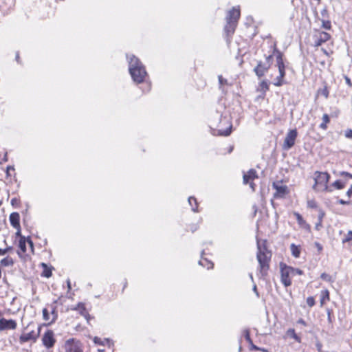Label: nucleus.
Here are the masks:
<instances>
[{"mask_svg": "<svg viewBox=\"0 0 352 352\" xmlns=\"http://www.w3.org/2000/svg\"><path fill=\"white\" fill-rule=\"evenodd\" d=\"M241 17V10L239 6L232 8L228 10L226 17V25L223 30L226 36L230 39L234 34Z\"/></svg>", "mask_w": 352, "mask_h": 352, "instance_id": "obj_1", "label": "nucleus"}, {"mask_svg": "<svg viewBox=\"0 0 352 352\" xmlns=\"http://www.w3.org/2000/svg\"><path fill=\"white\" fill-rule=\"evenodd\" d=\"M257 248L256 258L259 263L260 274L261 276H265L270 267L271 253L267 250L265 246L262 248L258 241L257 242Z\"/></svg>", "mask_w": 352, "mask_h": 352, "instance_id": "obj_2", "label": "nucleus"}, {"mask_svg": "<svg viewBox=\"0 0 352 352\" xmlns=\"http://www.w3.org/2000/svg\"><path fill=\"white\" fill-rule=\"evenodd\" d=\"M271 53L265 56V64L269 66H285V58L283 54L276 48V44L270 45Z\"/></svg>", "mask_w": 352, "mask_h": 352, "instance_id": "obj_3", "label": "nucleus"}, {"mask_svg": "<svg viewBox=\"0 0 352 352\" xmlns=\"http://www.w3.org/2000/svg\"><path fill=\"white\" fill-rule=\"evenodd\" d=\"M315 175L316 176L314 178L315 183L313 186V189L316 191L332 192L331 188L327 185L330 175L326 172L319 171H316Z\"/></svg>", "mask_w": 352, "mask_h": 352, "instance_id": "obj_4", "label": "nucleus"}, {"mask_svg": "<svg viewBox=\"0 0 352 352\" xmlns=\"http://www.w3.org/2000/svg\"><path fill=\"white\" fill-rule=\"evenodd\" d=\"M280 280L285 287L290 286L292 284L291 276H293L292 267L285 263H280Z\"/></svg>", "mask_w": 352, "mask_h": 352, "instance_id": "obj_5", "label": "nucleus"}, {"mask_svg": "<svg viewBox=\"0 0 352 352\" xmlns=\"http://www.w3.org/2000/svg\"><path fill=\"white\" fill-rule=\"evenodd\" d=\"M331 38V36L330 34L320 30H316L313 35V40L315 47H319L322 45L323 43L330 41Z\"/></svg>", "mask_w": 352, "mask_h": 352, "instance_id": "obj_6", "label": "nucleus"}, {"mask_svg": "<svg viewBox=\"0 0 352 352\" xmlns=\"http://www.w3.org/2000/svg\"><path fill=\"white\" fill-rule=\"evenodd\" d=\"M332 53H333L332 51H331L330 52H327L324 50L317 51L316 52V54H314L315 63L316 65H321L322 66H324L325 65H331V60L330 58V55Z\"/></svg>", "mask_w": 352, "mask_h": 352, "instance_id": "obj_7", "label": "nucleus"}, {"mask_svg": "<svg viewBox=\"0 0 352 352\" xmlns=\"http://www.w3.org/2000/svg\"><path fill=\"white\" fill-rule=\"evenodd\" d=\"M232 125L228 118L221 117L218 126V135L228 136L231 133Z\"/></svg>", "mask_w": 352, "mask_h": 352, "instance_id": "obj_8", "label": "nucleus"}, {"mask_svg": "<svg viewBox=\"0 0 352 352\" xmlns=\"http://www.w3.org/2000/svg\"><path fill=\"white\" fill-rule=\"evenodd\" d=\"M129 73L133 81L138 83L143 82L147 74L145 67H129Z\"/></svg>", "mask_w": 352, "mask_h": 352, "instance_id": "obj_9", "label": "nucleus"}, {"mask_svg": "<svg viewBox=\"0 0 352 352\" xmlns=\"http://www.w3.org/2000/svg\"><path fill=\"white\" fill-rule=\"evenodd\" d=\"M298 132L296 129H292L288 131L287 133L283 148L285 150H289L295 144V140L297 138Z\"/></svg>", "mask_w": 352, "mask_h": 352, "instance_id": "obj_10", "label": "nucleus"}, {"mask_svg": "<svg viewBox=\"0 0 352 352\" xmlns=\"http://www.w3.org/2000/svg\"><path fill=\"white\" fill-rule=\"evenodd\" d=\"M65 347L66 352H82L80 342L74 339L68 340Z\"/></svg>", "mask_w": 352, "mask_h": 352, "instance_id": "obj_11", "label": "nucleus"}, {"mask_svg": "<svg viewBox=\"0 0 352 352\" xmlns=\"http://www.w3.org/2000/svg\"><path fill=\"white\" fill-rule=\"evenodd\" d=\"M257 177L258 176L256 174V171L254 169H250L246 173L243 174V184H249L250 187L252 188L253 191H254L255 187L254 184L252 182V181Z\"/></svg>", "mask_w": 352, "mask_h": 352, "instance_id": "obj_12", "label": "nucleus"}, {"mask_svg": "<svg viewBox=\"0 0 352 352\" xmlns=\"http://www.w3.org/2000/svg\"><path fill=\"white\" fill-rule=\"evenodd\" d=\"M42 342L45 347L48 349L52 348L56 342V340L54 338L53 331L51 330H47L43 336Z\"/></svg>", "mask_w": 352, "mask_h": 352, "instance_id": "obj_13", "label": "nucleus"}, {"mask_svg": "<svg viewBox=\"0 0 352 352\" xmlns=\"http://www.w3.org/2000/svg\"><path fill=\"white\" fill-rule=\"evenodd\" d=\"M17 324L14 320H7L4 318L0 319V331L5 330H14L16 328Z\"/></svg>", "mask_w": 352, "mask_h": 352, "instance_id": "obj_14", "label": "nucleus"}, {"mask_svg": "<svg viewBox=\"0 0 352 352\" xmlns=\"http://www.w3.org/2000/svg\"><path fill=\"white\" fill-rule=\"evenodd\" d=\"M272 186L276 189V192L274 195L275 198L283 197L287 193V187L285 185L273 183Z\"/></svg>", "mask_w": 352, "mask_h": 352, "instance_id": "obj_15", "label": "nucleus"}, {"mask_svg": "<svg viewBox=\"0 0 352 352\" xmlns=\"http://www.w3.org/2000/svg\"><path fill=\"white\" fill-rule=\"evenodd\" d=\"M19 219H20V216L18 212H12L10 214V224L14 228H20Z\"/></svg>", "mask_w": 352, "mask_h": 352, "instance_id": "obj_16", "label": "nucleus"}, {"mask_svg": "<svg viewBox=\"0 0 352 352\" xmlns=\"http://www.w3.org/2000/svg\"><path fill=\"white\" fill-rule=\"evenodd\" d=\"M285 67H278V72L279 73V75L276 77L275 80L273 82V84L275 86H281L283 84V78L285 76Z\"/></svg>", "mask_w": 352, "mask_h": 352, "instance_id": "obj_17", "label": "nucleus"}, {"mask_svg": "<svg viewBox=\"0 0 352 352\" xmlns=\"http://www.w3.org/2000/svg\"><path fill=\"white\" fill-rule=\"evenodd\" d=\"M127 62L129 66H141L140 59L132 54L126 55Z\"/></svg>", "mask_w": 352, "mask_h": 352, "instance_id": "obj_18", "label": "nucleus"}, {"mask_svg": "<svg viewBox=\"0 0 352 352\" xmlns=\"http://www.w3.org/2000/svg\"><path fill=\"white\" fill-rule=\"evenodd\" d=\"M269 85H270V82L268 80H262L259 83V85L256 89L257 91L261 92L263 95H265V93L267 92V91H268V89H269Z\"/></svg>", "mask_w": 352, "mask_h": 352, "instance_id": "obj_19", "label": "nucleus"}, {"mask_svg": "<svg viewBox=\"0 0 352 352\" xmlns=\"http://www.w3.org/2000/svg\"><path fill=\"white\" fill-rule=\"evenodd\" d=\"M298 223L305 229H309V225L303 219L302 217L298 212H294Z\"/></svg>", "mask_w": 352, "mask_h": 352, "instance_id": "obj_20", "label": "nucleus"}, {"mask_svg": "<svg viewBox=\"0 0 352 352\" xmlns=\"http://www.w3.org/2000/svg\"><path fill=\"white\" fill-rule=\"evenodd\" d=\"M37 336L34 335V331H32L21 336L20 340L22 342H25L31 340H35Z\"/></svg>", "mask_w": 352, "mask_h": 352, "instance_id": "obj_21", "label": "nucleus"}, {"mask_svg": "<svg viewBox=\"0 0 352 352\" xmlns=\"http://www.w3.org/2000/svg\"><path fill=\"white\" fill-rule=\"evenodd\" d=\"M290 250H291V252H292V254L295 258H298L300 256V248H299L298 246H297L295 244L292 243L290 245Z\"/></svg>", "mask_w": 352, "mask_h": 352, "instance_id": "obj_22", "label": "nucleus"}, {"mask_svg": "<svg viewBox=\"0 0 352 352\" xmlns=\"http://www.w3.org/2000/svg\"><path fill=\"white\" fill-rule=\"evenodd\" d=\"M199 264L206 267L208 270L212 269L213 267V263L208 261L206 258H203L199 261Z\"/></svg>", "mask_w": 352, "mask_h": 352, "instance_id": "obj_23", "label": "nucleus"}, {"mask_svg": "<svg viewBox=\"0 0 352 352\" xmlns=\"http://www.w3.org/2000/svg\"><path fill=\"white\" fill-rule=\"evenodd\" d=\"M188 203L192 206V210L193 212H198V204L197 199L194 197H190L188 198Z\"/></svg>", "mask_w": 352, "mask_h": 352, "instance_id": "obj_24", "label": "nucleus"}, {"mask_svg": "<svg viewBox=\"0 0 352 352\" xmlns=\"http://www.w3.org/2000/svg\"><path fill=\"white\" fill-rule=\"evenodd\" d=\"M73 309L79 311L82 316H86L87 314L85 305L82 302H79Z\"/></svg>", "mask_w": 352, "mask_h": 352, "instance_id": "obj_25", "label": "nucleus"}, {"mask_svg": "<svg viewBox=\"0 0 352 352\" xmlns=\"http://www.w3.org/2000/svg\"><path fill=\"white\" fill-rule=\"evenodd\" d=\"M219 88L222 90L223 92L225 91V86L228 85V80L224 78L221 75L218 76Z\"/></svg>", "mask_w": 352, "mask_h": 352, "instance_id": "obj_26", "label": "nucleus"}, {"mask_svg": "<svg viewBox=\"0 0 352 352\" xmlns=\"http://www.w3.org/2000/svg\"><path fill=\"white\" fill-rule=\"evenodd\" d=\"M330 121L329 116L327 114H324L322 116V122L320 124V128L323 130H326L327 126V124Z\"/></svg>", "mask_w": 352, "mask_h": 352, "instance_id": "obj_27", "label": "nucleus"}, {"mask_svg": "<svg viewBox=\"0 0 352 352\" xmlns=\"http://www.w3.org/2000/svg\"><path fill=\"white\" fill-rule=\"evenodd\" d=\"M19 247L20 250L25 253L26 252V241L25 238L23 236H21V238L19 241Z\"/></svg>", "mask_w": 352, "mask_h": 352, "instance_id": "obj_28", "label": "nucleus"}, {"mask_svg": "<svg viewBox=\"0 0 352 352\" xmlns=\"http://www.w3.org/2000/svg\"><path fill=\"white\" fill-rule=\"evenodd\" d=\"M14 263L13 260L10 257H6L1 261V264L3 266H10Z\"/></svg>", "mask_w": 352, "mask_h": 352, "instance_id": "obj_29", "label": "nucleus"}, {"mask_svg": "<svg viewBox=\"0 0 352 352\" xmlns=\"http://www.w3.org/2000/svg\"><path fill=\"white\" fill-rule=\"evenodd\" d=\"M322 95L325 98H327L329 96V90L327 87L325 86L322 89H319L317 91V96Z\"/></svg>", "mask_w": 352, "mask_h": 352, "instance_id": "obj_30", "label": "nucleus"}, {"mask_svg": "<svg viewBox=\"0 0 352 352\" xmlns=\"http://www.w3.org/2000/svg\"><path fill=\"white\" fill-rule=\"evenodd\" d=\"M268 67H254V72L256 74L261 77L262 76L265 72H267Z\"/></svg>", "mask_w": 352, "mask_h": 352, "instance_id": "obj_31", "label": "nucleus"}, {"mask_svg": "<svg viewBox=\"0 0 352 352\" xmlns=\"http://www.w3.org/2000/svg\"><path fill=\"white\" fill-rule=\"evenodd\" d=\"M342 243H349L350 245H352V231H349L346 237L343 239Z\"/></svg>", "mask_w": 352, "mask_h": 352, "instance_id": "obj_32", "label": "nucleus"}, {"mask_svg": "<svg viewBox=\"0 0 352 352\" xmlns=\"http://www.w3.org/2000/svg\"><path fill=\"white\" fill-rule=\"evenodd\" d=\"M332 186H333L336 189L340 190L345 186V183H343L340 180H336L332 184Z\"/></svg>", "mask_w": 352, "mask_h": 352, "instance_id": "obj_33", "label": "nucleus"}, {"mask_svg": "<svg viewBox=\"0 0 352 352\" xmlns=\"http://www.w3.org/2000/svg\"><path fill=\"white\" fill-rule=\"evenodd\" d=\"M94 342L95 344H97L104 345L105 342H109V339H104L103 341H102L100 338L95 337L94 338Z\"/></svg>", "mask_w": 352, "mask_h": 352, "instance_id": "obj_34", "label": "nucleus"}, {"mask_svg": "<svg viewBox=\"0 0 352 352\" xmlns=\"http://www.w3.org/2000/svg\"><path fill=\"white\" fill-rule=\"evenodd\" d=\"M329 299V294L327 290H324L322 292L321 303L322 304L325 300Z\"/></svg>", "mask_w": 352, "mask_h": 352, "instance_id": "obj_35", "label": "nucleus"}, {"mask_svg": "<svg viewBox=\"0 0 352 352\" xmlns=\"http://www.w3.org/2000/svg\"><path fill=\"white\" fill-rule=\"evenodd\" d=\"M243 336L245 338V340L251 344H252V341L250 338V331L248 329H245L243 331Z\"/></svg>", "mask_w": 352, "mask_h": 352, "instance_id": "obj_36", "label": "nucleus"}, {"mask_svg": "<svg viewBox=\"0 0 352 352\" xmlns=\"http://www.w3.org/2000/svg\"><path fill=\"white\" fill-rule=\"evenodd\" d=\"M320 278L327 281V282H331L332 281V279H331V276L328 274H326V273H322L321 275H320Z\"/></svg>", "mask_w": 352, "mask_h": 352, "instance_id": "obj_37", "label": "nucleus"}, {"mask_svg": "<svg viewBox=\"0 0 352 352\" xmlns=\"http://www.w3.org/2000/svg\"><path fill=\"white\" fill-rule=\"evenodd\" d=\"M307 304L309 307H311L315 305V300L314 297L309 296L307 298Z\"/></svg>", "mask_w": 352, "mask_h": 352, "instance_id": "obj_38", "label": "nucleus"}, {"mask_svg": "<svg viewBox=\"0 0 352 352\" xmlns=\"http://www.w3.org/2000/svg\"><path fill=\"white\" fill-rule=\"evenodd\" d=\"M43 317L45 321H48L50 320V315L48 311L45 308L43 309Z\"/></svg>", "mask_w": 352, "mask_h": 352, "instance_id": "obj_39", "label": "nucleus"}, {"mask_svg": "<svg viewBox=\"0 0 352 352\" xmlns=\"http://www.w3.org/2000/svg\"><path fill=\"white\" fill-rule=\"evenodd\" d=\"M302 274H303V272L301 270L292 267V274L293 276H294L296 274L302 275Z\"/></svg>", "mask_w": 352, "mask_h": 352, "instance_id": "obj_40", "label": "nucleus"}, {"mask_svg": "<svg viewBox=\"0 0 352 352\" xmlns=\"http://www.w3.org/2000/svg\"><path fill=\"white\" fill-rule=\"evenodd\" d=\"M322 27L327 30H329L331 28V22L329 21L322 22Z\"/></svg>", "mask_w": 352, "mask_h": 352, "instance_id": "obj_41", "label": "nucleus"}, {"mask_svg": "<svg viewBox=\"0 0 352 352\" xmlns=\"http://www.w3.org/2000/svg\"><path fill=\"white\" fill-rule=\"evenodd\" d=\"M43 276L49 278L52 276V272L50 269H45L43 272Z\"/></svg>", "mask_w": 352, "mask_h": 352, "instance_id": "obj_42", "label": "nucleus"}, {"mask_svg": "<svg viewBox=\"0 0 352 352\" xmlns=\"http://www.w3.org/2000/svg\"><path fill=\"white\" fill-rule=\"evenodd\" d=\"M307 206L309 208H314L317 207L316 202L314 200H309L307 201Z\"/></svg>", "mask_w": 352, "mask_h": 352, "instance_id": "obj_43", "label": "nucleus"}, {"mask_svg": "<svg viewBox=\"0 0 352 352\" xmlns=\"http://www.w3.org/2000/svg\"><path fill=\"white\" fill-rule=\"evenodd\" d=\"M339 175L342 177H347L352 179V174L346 171H342L339 173Z\"/></svg>", "mask_w": 352, "mask_h": 352, "instance_id": "obj_44", "label": "nucleus"}, {"mask_svg": "<svg viewBox=\"0 0 352 352\" xmlns=\"http://www.w3.org/2000/svg\"><path fill=\"white\" fill-rule=\"evenodd\" d=\"M345 136H346L347 138H351V139H352V129H347V130L345 131Z\"/></svg>", "mask_w": 352, "mask_h": 352, "instance_id": "obj_45", "label": "nucleus"}, {"mask_svg": "<svg viewBox=\"0 0 352 352\" xmlns=\"http://www.w3.org/2000/svg\"><path fill=\"white\" fill-rule=\"evenodd\" d=\"M316 349H317V351L318 352H322V344L320 342H317L316 344Z\"/></svg>", "mask_w": 352, "mask_h": 352, "instance_id": "obj_46", "label": "nucleus"}, {"mask_svg": "<svg viewBox=\"0 0 352 352\" xmlns=\"http://www.w3.org/2000/svg\"><path fill=\"white\" fill-rule=\"evenodd\" d=\"M10 170H14V166H8L7 167V168H6V175H7V177H10Z\"/></svg>", "mask_w": 352, "mask_h": 352, "instance_id": "obj_47", "label": "nucleus"}, {"mask_svg": "<svg viewBox=\"0 0 352 352\" xmlns=\"http://www.w3.org/2000/svg\"><path fill=\"white\" fill-rule=\"evenodd\" d=\"M344 79L346 80V83L349 86V87H351L352 86V82L350 80V78L347 76H344Z\"/></svg>", "mask_w": 352, "mask_h": 352, "instance_id": "obj_48", "label": "nucleus"}, {"mask_svg": "<svg viewBox=\"0 0 352 352\" xmlns=\"http://www.w3.org/2000/svg\"><path fill=\"white\" fill-rule=\"evenodd\" d=\"M338 202L340 204H342V205H346V204H349V201H344L343 199H339L338 201Z\"/></svg>", "mask_w": 352, "mask_h": 352, "instance_id": "obj_49", "label": "nucleus"}, {"mask_svg": "<svg viewBox=\"0 0 352 352\" xmlns=\"http://www.w3.org/2000/svg\"><path fill=\"white\" fill-rule=\"evenodd\" d=\"M327 318L329 323L332 322L331 317V311L329 309L327 310Z\"/></svg>", "mask_w": 352, "mask_h": 352, "instance_id": "obj_50", "label": "nucleus"}, {"mask_svg": "<svg viewBox=\"0 0 352 352\" xmlns=\"http://www.w3.org/2000/svg\"><path fill=\"white\" fill-rule=\"evenodd\" d=\"M346 195L349 197H351L352 196V185L351 186L350 188L347 190Z\"/></svg>", "mask_w": 352, "mask_h": 352, "instance_id": "obj_51", "label": "nucleus"}, {"mask_svg": "<svg viewBox=\"0 0 352 352\" xmlns=\"http://www.w3.org/2000/svg\"><path fill=\"white\" fill-rule=\"evenodd\" d=\"M324 216V212L322 211H320L319 213V215H318V220H320V221H322V219Z\"/></svg>", "mask_w": 352, "mask_h": 352, "instance_id": "obj_52", "label": "nucleus"}, {"mask_svg": "<svg viewBox=\"0 0 352 352\" xmlns=\"http://www.w3.org/2000/svg\"><path fill=\"white\" fill-rule=\"evenodd\" d=\"M322 226V221H320V220H318V222L316 223V230H320V228Z\"/></svg>", "mask_w": 352, "mask_h": 352, "instance_id": "obj_53", "label": "nucleus"}, {"mask_svg": "<svg viewBox=\"0 0 352 352\" xmlns=\"http://www.w3.org/2000/svg\"><path fill=\"white\" fill-rule=\"evenodd\" d=\"M8 252V249L0 248V255H4Z\"/></svg>", "mask_w": 352, "mask_h": 352, "instance_id": "obj_54", "label": "nucleus"}, {"mask_svg": "<svg viewBox=\"0 0 352 352\" xmlns=\"http://www.w3.org/2000/svg\"><path fill=\"white\" fill-rule=\"evenodd\" d=\"M298 323L302 324H303V325H306V322H305V320H302V319H299V320H298Z\"/></svg>", "mask_w": 352, "mask_h": 352, "instance_id": "obj_55", "label": "nucleus"}, {"mask_svg": "<svg viewBox=\"0 0 352 352\" xmlns=\"http://www.w3.org/2000/svg\"><path fill=\"white\" fill-rule=\"evenodd\" d=\"M17 201H18V200L16 198H13L11 200V204H12V205H14Z\"/></svg>", "mask_w": 352, "mask_h": 352, "instance_id": "obj_56", "label": "nucleus"}, {"mask_svg": "<svg viewBox=\"0 0 352 352\" xmlns=\"http://www.w3.org/2000/svg\"><path fill=\"white\" fill-rule=\"evenodd\" d=\"M253 290H254V292H256V295L258 296V292H257V288H256V285H254V286H253Z\"/></svg>", "mask_w": 352, "mask_h": 352, "instance_id": "obj_57", "label": "nucleus"}, {"mask_svg": "<svg viewBox=\"0 0 352 352\" xmlns=\"http://www.w3.org/2000/svg\"><path fill=\"white\" fill-rule=\"evenodd\" d=\"M8 159L7 153H6L2 160H3V162H7V161H8Z\"/></svg>", "mask_w": 352, "mask_h": 352, "instance_id": "obj_58", "label": "nucleus"}, {"mask_svg": "<svg viewBox=\"0 0 352 352\" xmlns=\"http://www.w3.org/2000/svg\"><path fill=\"white\" fill-rule=\"evenodd\" d=\"M16 229H17L18 230H17V232H16V234L17 236H21V230H20V228H16Z\"/></svg>", "mask_w": 352, "mask_h": 352, "instance_id": "obj_59", "label": "nucleus"}, {"mask_svg": "<svg viewBox=\"0 0 352 352\" xmlns=\"http://www.w3.org/2000/svg\"><path fill=\"white\" fill-rule=\"evenodd\" d=\"M67 283L68 289H71V283H70L69 280H67Z\"/></svg>", "mask_w": 352, "mask_h": 352, "instance_id": "obj_60", "label": "nucleus"}, {"mask_svg": "<svg viewBox=\"0 0 352 352\" xmlns=\"http://www.w3.org/2000/svg\"><path fill=\"white\" fill-rule=\"evenodd\" d=\"M28 242L29 243V244L30 245V246L32 248L33 247V243L32 241L30 239L28 241Z\"/></svg>", "mask_w": 352, "mask_h": 352, "instance_id": "obj_61", "label": "nucleus"}, {"mask_svg": "<svg viewBox=\"0 0 352 352\" xmlns=\"http://www.w3.org/2000/svg\"><path fill=\"white\" fill-rule=\"evenodd\" d=\"M317 246H318V248H319L320 250L322 249V247L320 246V245L318 243H316Z\"/></svg>", "mask_w": 352, "mask_h": 352, "instance_id": "obj_62", "label": "nucleus"}, {"mask_svg": "<svg viewBox=\"0 0 352 352\" xmlns=\"http://www.w3.org/2000/svg\"><path fill=\"white\" fill-rule=\"evenodd\" d=\"M317 246H318V248H319L320 250L322 249V247L320 246V245L318 243H316Z\"/></svg>", "mask_w": 352, "mask_h": 352, "instance_id": "obj_63", "label": "nucleus"}, {"mask_svg": "<svg viewBox=\"0 0 352 352\" xmlns=\"http://www.w3.org/2000/svg\"><path fill=\"white\" fill-rule=\"evenodd\" d=\"M42 265L45 268L47 267V265L45 263H42Z\"/></svg>", "mask_w": 352, "mask_h": 352, "instance_id": "obj_64", "label": "nucleus"}]
</instances>
